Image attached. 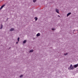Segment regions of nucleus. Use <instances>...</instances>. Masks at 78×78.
Returning a JSON list of instances; mask_svg holds the SVG:
<instances>
[{"label":"nucleus","mask_w":78,"mask_h":78,"mask_svg":"<svg viewBox=\"0 0 78 78\" xmlns=\"http://www.w3.org/2000/svg\"><path fill=\"white\" fill-rule=\"evenodd\" d=\"M55 11H56V12H57V13H58V14H59V9H56Z\"/></svg>","instance_id":"1"},{"label":"nucleus","mask_w":78,"mask_h":78,"mask_svg":"<svg viewBox=\"0 0 78 78\" xmlns=\"http://www.w3.org/2000/svg\"><path fill=\"white\" fill-rule=\"evenodd\" d=\"M69 70H73V67H69L68 68Z\"/></svg>","instance_id":"2"},{"label":"nucleus","mask_w":78,"mask_h":78,"mask_svg":"<svg viewBox=\"0 0 78 78\" xmlns=\"http://www.w3.org/2000/svg\"><path fill=\"white\" fill-rule=\"evenodd\" d=\"M72 14L71 13H70V12L67 15V17H68V16H70V14Z\"/></svg>","instance_id":"3"},{"label":"nucleus","mask_w":78,"mask_h":78,"mask_svg":"<svg viewBox=\"0 0 78 78\" xmlns=\"http://www.w3.org/2000/svg\"><path fill=\"white\" fill-rule=\"evenodd\" d=\"M41 36V34L40 33H38L36 35V36L37 37H38Z\"/></svg>","instance_id":"4"},{"label":"nucleus","mask_w":78,"mask_h":78,"mask_svg":"<svg viewBox=\"0 0 78 78\" xmlns=\"http://www.w3.org/2000/svg\"><path fill=\"white\" fill-rule=\"evenodd\" d=\"M14 28H11V29L10 30V31H14Z\"/></svg>","instance_id":"5"},{"label":"nucleus","mask_w":78,"mask_h":78,"mask_svg":"<svg viewBox=\"0 0 78 78\" xmlns=\"http://www.w3.org/2000/svg\"><path fill=\"white\" fill-rule=\"evenodd\" d=\"M5 6V5H3L1 6V7L0 8V9H2L3 8V7H4V6Z\"/></svg>","instance_id":"6"},{"label":"nucleus","mask_w":78,"mask_h":78,"mask_svg":"<svg viewBox=\"0 0 78 78\" xmlns=\"http://www.w3.org/2000/svg\"><path fill=\"white\" fill-rule=\"evenodd\" d=\"M77 67H78V66L77 64L74 65V68H76Z\"/></svg>","instance_id":"7"},{"label":"nucleus","mask_w":78,"mask_h":78,"mask_svg":"<svg viewBox=\"0 0 78 78\" xmlns=\"http://www.w3.org/2000/svg\"><path fill=\"white\" fill-rule=\"evenodd\" d=\"M27 42V41L26 40H24L23 41V44H25V43Z\"/></svg>","instance_id":"8"},{"label":"nucleus","mask_w":78,"mask_h":78,"mask_svg":"<svg viewBox=\"0 0 78 78\" xmlns=\"http://www.w3.org/2000/svg\"><path fill=\"white\" fill-rule=\"evenodd\" d=\"M34 19H35L36 21L37 20V18L36 17L34 18Z\"/></svg>","instance_id":"9"},{"label":"nucleus","mask_w":78,"mask_h":78,"mask_svg":"<svg viewBox=\"0 0 78 78\" xmlns=\"http://www.w3.org/2000/svg\"><path fill=\"white\" fill-rule=\"evenodd\" d=\"M1 27L0 28V29H2V28H3V25L2 24H1Z\"/></svg>","instance_id":"10"},{"label":"nucleus","mask_w":78,"mask_h":78,"mask_svg":"<svg viewBox=\"0 0 78 78\" xmlns=\"http://www.w3.org/2000/svg\"><path fill=\"white\" fill-rule=\"evenodd\" d=\"M68 55V53H64V55H65V56L66 55Z\"/></svg>","instance_id":"11"},{"label":"nucleus","mask_w":78,"mask_h":78,"mask_svg":"<svg viewBox=\"0 0 78 78\" xmlns=\"http://www.w3.org/2000/svg\"><path fill=\"white\" fill-rule=\"evenodd\" d=\"M33 50H30V52L31 53L32 52H33Z\"/></svg>","instance_id":"12"},{"label":"nucleus","mask_w":78,"mask_h":78,"mask_svg":"<svg viewBox=\"0 0 78 78\" xmlns=\"http://www.w3.org/2000/svg\"><path fill=\"white\" fill-rule=\"evenodd\" d=\"M37 0H33V2L34 3H35V2H36V1Z\"/></svg>","instance_id":"13"},{"label":"nucleus","mask_w":78,"mask_h":78,"mask_svg":"<svg viewBox=\"0 0 78 78\" xmlns=\"http://www.w3.org/2000/svg\"><path fill=\"white\" fill-rule=\"evenodd\" d=\"M69 67H73L72 65V64H71V65H70V66H69Z\"/></svg>","instance_id":"14"},{"label":"nucleus","mask_w":78,"mask_h":78,"mask_svg":"<svg viewBox=\"0 0 78 78\" xmlns=\"http://www.w3.org/2000/svg\"><path fill=\"white\" fill-rule=\"evenodd\" d=\"M19 39H20V38L19 37L18 38V42L19 41Z\"/></svg>","instance_id":"15"},{"label":"nucleus","mask_w":78,"mask_h":78,"mask_svg":"<svg viewBox=\"0 0 78 78\" xmlns=\"http://www.w3.org/2000/svg\"><path fill=\"white\" fill-rule=\"evenodd\" d=\"M23 76L22 75H21L20 76V78H22V77H23Z\"/></svg>","instance_id":"16"},{"label":"nucleus","mask_w":78,"mask_h":78,"mask_svg":"<svg viewBox=\"0 0 78 78\" xmlns=\"http://www.w3.org/2000/svg\"><path fill=\"white\" fill-rule=\"evenodd\" d=\"M52 31H53V30H55V29L53 28H52Z\"/></svg>","instance_id":"17"},{"label":"nucleus","mask_w":78,"mask_h":78,"mask_svg":"<svg viewBox=\"0 0 78 78\" xmlns=\"http://www.w3.org/2000/svg\"><path fill=\"white\" fill-rule=\"evenodd\" d=\"M58 16L59 17H60V16H59V15H58Z\"/></svg>","instance_id":"18"},{"label":"nucleus","mask_w":78,"mask_h":78,"mask_svg":"<svg viewBox=\"0 0 78 78\" xmlns=\"http://www.w3.org/2000/svg\"><path fill=\"white\" fill-rule=\"evenodd\" d=\"M16 44H18V42H16Z\"/></svg>","instance_id":"19"},{"label":"nucleus","mask_w":78,"mask_h":78,"mask_svg":"<svg viewBox=\"0 0 78 78\" xmlns=\"http://www.w3.org/2000/svg\"><path fill=\"white\" fill-rule=\"evenodd\" d=\"M1 10V9H0V11Z\"/></svg>","instance_id":"20"}]
</instances>
